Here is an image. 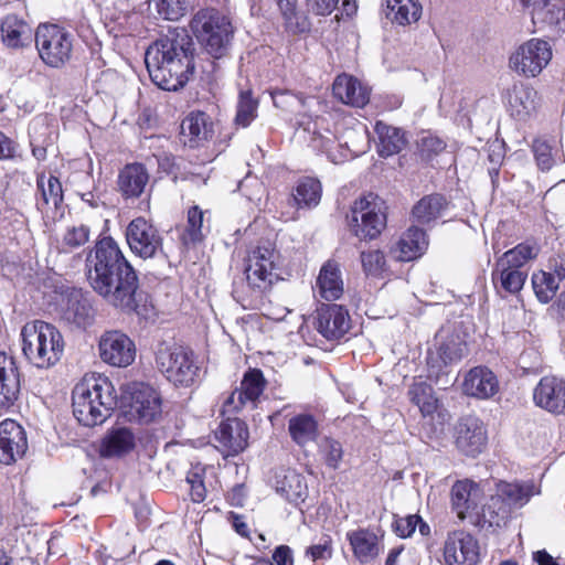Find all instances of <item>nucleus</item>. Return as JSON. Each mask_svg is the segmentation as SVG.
Masks as SVG:
<instances>
[{"label": "nucleus", "mask_w": 565, "mask_h": 565, "mask_svg": "<svg viewBox=\"0 0 565 565\" xmlns=\"http://www.w3.org/2000/svg\"><path fill=\"white\" fill-rule=\"evenodd\" d=\"M87 281L108 305L125 312L138 310L136 270L111 237L99 239L86 258Z\"/></svg>", "instance_id": "1"}, {"label": "nucleus", "mask_w": 565, "mask_h": 565, "mask_svg": "<svg viewBox=\"0 0 565 565\" xmlns=\"http://www.w3.org/2000/svg\"><path fill=\"white\" fill-rule=\"evenodd\" d=\"M193 42L185 33L158 39L145 53L151 81L161 89L178 90L194 74Z\"/></svg>", "instance_id": "2"}, {"label": "nucleus", "mask_w": 565, "mask_h": 565, "mask_svg": "<svg viewBox=\"0 0 565 565\" xmlns=\"http://www.w3.org/2000/svg\"><path fill=\"white\" fill-rule=\"evenodd\" d=\"M73 414L84 426L103 424L117 406L113 383L100 374H87L78 382L72 394Z\"/></svg>", "instance_id": "3"}, {"label": "nucleus", "mask_w": 565, "mask_h": 565, "mask_svg": "<svg viewBox=\"0 0 565 565\" xmlns=\"http://www.w3.org/2000/svg\"><path fill=\"white\" fill-rule=\"evenodd\" d=\"M22 351L26 360L38 369H50L62 358L64 339L51 323L34 320L21 330Z\"/></svg>", "instance_id": "4"}, {"label": "nucleus", "mask_w": 565, "mask_h": 565, "mask_svg": "<svg viewBox=\"0 0 565 565\" xmlns=\"http://www.w3.org/2000/svg\"><path fill=\"white\" fill-rule=\"evenodd\" d=\"M191 29L214 58L226 54L234 35L228 17L214 8L198 11L191 20Z\"/></svg>", "instance_id": "5"}, {"label": "nucleus", "mask_w": 565, "mask_h": 565, "mask_svg": "<svg viewBox=\"0 0 565 565\" xmlns=\"http://www.w3.org/2000/svg\"><path fill=\"white\" fill-rule=\"evenodd\" d=\"M156 364L163 376L174 386H191L200 371L193 352L175 343L162 342L158 345Z\"/></svg>", "instance_id": "6"}, {"label": "nucleus", "mask_w": 565, "mask_h": 565, "mask_svg": "<svg viewBox=\"0 0 565 565\" xmlns=\"http://www.w3.org/2000/svg\"><path fill=\"white\" fill-rule=\"evenodd\" d=\"M386 203L377 194L367 193L355 200L347 216L349 226L360 239H374L386 227Z\"/></svg>", "instance_id": "7"}, {"label": "nucleus", "mask_w": 565, "mask_h": 565, "mask_svg": "<svg viewBox=\"0 0 565 565\" xmlns=\"http://www.w3.org/2000/svg\"><path fill=\"white\" fill-rule=\"evenodd\" d=\"M35 46L46 65L60 67L71 57L72 36L57 24H40L35 32Z\"/></svg>", "instance_id": "8"}, {"label": "nucleus", "mask_w": 565, "mask_h": 565, "mask_svg": "<svg viewBox=\"0 0 565 565\" xmlns=\"http://www.w3.org/2000/svg\"><path fill=\"white\" fill-rule=\"evenodd\" d=\"M278 259V253L270 246H258L249 253L245 275L247 285L254 292L263 294L269 290L279 279Z\"/></svg>", "instance_id": "9"}, {"label": "nucleus", "mask_w": 565, "mask_h": 565, "mask_svg": "<svg viewBox=\"0 0 565 565\" xmlns=\"http://www.w3.org/2000/svg\"><path fill=\"white\" fill-rule=\"evenodd\" d=\"M552 47L547 41L531 39L519 46L510 57V66L526 77H535L552 60Z\"/></svg>", "instance_id": "10"}, {"label": "nucleus", "mask_w": 565, "mask_h": 565, "mask_svg": "<svg viewBox=\"0 0 565 565\" xmlns=\"http://www.w3.org/2000/svg\"><path fill=\"white\" fill-rule=\"evenodd\" d=\"M130 250L142 259L153 258L163 252V238L159 230L145 217L134 218L126 228Z\"/></svg>", "instance_id": "11"}, {"label": "nucleus", "mask_w": 565, "mask_h": 565, "mask_svg": "<svg viewBox=\"0 0 565 565\" xmlns=\"http://www.w3.org/2000/svg\"><path fill=\"white\" fill-rule=\"evenodd\" d=\"M480 547L477 539L463 530L449 532L444 542L445 565H477Z\"/></svg>", "instance_id": "12"}, {"label": "nucleus", "mask_w": 565, "mask_h": 565, "mask_svg": "<svg viewBox=\"0 0 565 565\" xmlns=\"http://www.w3.org/2000/svg\"><path fill=\"white\" fill-rule=\"evenodd\" d=\"M98 347L100 359L109 365L126 367L135 361V343L121 331H106L100 337Z\"/></svg>", "instance_id": "13"}, {"label": "nucleus", "mask_w": 565, "mask_h": 565, "mask_svg": "<svg viewBox=\"0 0 565 565\" xmlns=\"http://www.w3.org/2000/svg\"><path fill=\"white\" fill-rule=\"evenodd\" d=\"M488 440L481 419L473 415L460 418L455 426V444L460 452L476 457L483 451Z\"/></svg>", "instance_id": "14"}, {"label": "nucleus", "mask_w": 565, "mask_h": 565, "mask_svg": "<svg viewBox=\"0 0 565 565\" xmlns=\"http://www.w3.org/2000/svg\"><path fill=\"white\" fill-rule=\"evenodd\" d=\"M128 413L141 424L157 420L162 413L160 394L148 384H135Z\"/></svg>", "instance_id": "15"}, {"label": "nucleus", "mask_w": 565, "mask_h": 565, "mask_svg": "<svg viewBox=\"0 0 565 565\" xmlns=\"http://www.w3.org/2000/svg\"><path fill=\"white\" fill-rule=\"evenodd\" d=\"M533 401L553 415H565V381L556 376L542 377L533 391Z\"/></svg>", "instance_id": "16"}, {"label": "nucleus", "mask_w": 565, "mask_h": 565, "mask_svg": "<svg viewBox=\"0 0 565 565\" xmlns=\"http://www.w3.org/2000/svg\"><path fill=\"white\" fill-rule=\"evenodd\" d=\"M28 449L26 434L15 420L6 419L0 424V462L12 465L21 459Z\"/></svg>", "instance_id": "17"}, {"label": "nucleus", "mask_w": 565, "mask_h": 565, "mask_svg": "<svg viewBox=\"0 0 565 565\" xmlns=\"http://www.w3.org/2000/svg\"><path fill=\"white\" fill-rule=\"evenodd\" d=\"M483 498L480 486L469 479L456 481L450 490L451 508L460 520H472Z\"/></svg>", "instance_id": "18"}, {"label": "nucleus", "mask_w": 565, "mask_h": 565, "mask_svg": "<svg viewBox=\"0 0 565 565\" xmlns=\"http://www.w3.org/2000/svg\"><path fill=\"white\" fill-rule=\"evenodd\" d=\"M217 448L224 456H235L247 446L248 428L246 424L236 418L227 417L214 433Z\"/></svg>", "instance_id": "19"}, {"label": "nucleus", "mask_w": 565, "mask_h": 565, "mask_svg": "<svg viewBox=\"0 0 565 565\" xmlns=\"http://www.w3.org/2000/svg\"><path fill=\"white\" fill-rule=\"evenodd\" d=\"M316 329L327 340H338L350 329V317L340 305H321L317 310Z\"/></svg>", "instance_id": "20"}, {"label": "nucleus", "mask_w": 565, "mask_h": 565, "mask_svg": "<svg viewBox=\"0 0 565 565\" xmlns=\"http://www.w3.org/2000/svg\"><path fill=\"white\" fill-rule=\"evenodd\" d=\"M36 186L40 194L36 199V209L46 217H62L64 195L61 181L54 175H40Z\"/></svg>", "instance_id": "21"}, {"label": "nucleus", "mask_w": 565, "mask_h": 565, "mask_svg": "<svg viewBox=\"0 0 565 565\" xmlns=\"http://www.w3.org/2000/svg\"><path fill=\"white\" fill-rule=\"evenodd\" d=\"M508 107L512 117L518 120H526L540 107L539 93L529 85L514 84L508 92Z\"/></svg>", "instance_id": "22"}, {"label": "nucleus", "mask_w": 565, "mask_h": 565, "mask_svg": "<svg viewBox=\"0 0 565 565\" xmlns=\"http://www.w3.org/2000/svg\"><path fill=\"white\" fill-rule=\"evenodd\" d=\"M462 391L468 396L486 399L499 391V382L491 370L486 366H477L465 375Z\"/></svg>", "instance_id": "23"}, {"label": "nucleus", "mask_w": 565, "mask_h": 565, "mask_svg": "<svg viewBox=\"0 0 565 565\" xmlns=\"http://www.w3.org/2000/svg\"><path fill=\"white\" fill-rule=\"evenodd\" d=\"M466 352L467 345L458 337L443 339L441 335H437L435 350L428 351L427 364L440 371L444 366L461 360Z\"/></svg>", "instance_id": "24"}, {"label": "nucleus", "mask_w": 565, "mask_h": 565, "mask_svg": "<svg viewBox=\"0 0 565 565\" xmlns=\"http://www.w3.org/2000/svg\"><path fill=\"white\" fill-rule=\"evenodd\" d=\"M20 392V373L15 359L0 351V407H9Z\"/></svg>", "instance_id": "25"}, {"label": "nucleus", "mask_w": 565, "mask_h": 565, "mask_svg": "<svg viewBox=\"0 0 565 565\" xmlns=\"http://www.w3.org/2000/svg\"><path fill=\"white\" fill-rule=\"evenodd\" d=\"M512 513L508 505L495 494L491 495L481 509L478 508L471 523L482 530H495L505 526Z\"/></svg>", "instance_id": "26"}, {"label": "nucleus", "mask_w": 565, "mask_h": 565, "mask_svg": "<svg viewBox=\"0 0 565 565\" xmlns=\"http://www.w3.org/2000/svg\"><path fill=\"white\" fill-rule=\"evenodd\" d=\"M181 132L188 139L184 143L191 148L201 146L214 136V124L211 117L203 113H191L181 124Z\"/></svg>", "instance_id": "27"}, {"label": "nucleus", "mask_w": 565, "mask_h": 565, "mask_svg": "<svg viewBox=\"0 0 565 565\" xmlns=\"http://www.w3.org/2000/svg\"><path fill=\"white\" fill-rule=\"evenodd\" d=\"M332 92L340 102L354 107H363L370 98L367 87L363 86L358 78L348 74L337 76Z\"/></svg>", "instance_id": "28"}, {"label": "nucleus", "mask_w": 565, "mask_h": 565, "mask_svg": "<svg viewBox=\"0 0 565 565\" xmlns=\"http://www.w3.org/2000/svg\"><path fill=\"white\" fill-rule=\"evenodd\" d=\"M136 446V438L127 427H113L102 439L100 456L104 458H120L129 454Z\"/></svg>", "instance_id": "29"}, {"label": "nucleus", "mask_w": 565, "mask_h": 565, "mask_svg": "<svg viewBox=\"0 0 565 565\" xmlns=\"http://www.w3.org/2000/svg\"><path fill=\"white\" fill-rule=\"evenodd\" d=\"M149 172L141 163H129L118 175V188L126 199H137L145 192Z\"/></svg>", "instance_id": "30"}, {"label": "nucleus", "mask_w": 565, "mask_h": 565, "mask_svg": "<svg viewBox=\"0 0 565 565\" xmlns=\"http://www.w3.org/2000/svg\"><path fill=\"white\" fill-rule=\"evenodd\" d=\"M428 246L426 233L418 227H409L396 244L393 250L399 262H411L420 257Z\"/></svg>", "instance_id": "31"}, {"label": "nucleus", "mask_w": 565, "mask_h": 565, "mask_svg": "<svg viewBox=\"0 0 565 565\" xmlns=\"http://www.w3.org/2000/svg\"><path fill=\"white\" fill-rule=\"evenodd\" d=\"M94 318V309L88 297L81 290H72L66 297L63 319L76 327H86Z\"/></svg>", "instance_id": "32"}, {"label": "nucleus", "mask_w": 565, "mask_h": 565, "mask_svg": "<svg viewBox=\"0 0 565 565\" xmlns=\"http://www.w3.org/2000/svg\"><path fill=\"white\" fill-rule=\"evenodd\" d=\"M354 556L362 564L370 563L381 551L380 541L375 533L360 529L347 534Z\"/></svg>", "instance_id": "33"}, {"label": "nucleus", "mask_w": 565, "mask_h": 565, "mask_svg": "<svg viewBox=\"0 0 565 565\" xmlns=\"http://www.w3.org/2000/svg\"><path fill=\"white\" fill-rule=\"evenodd\" d=\"M265 386L266 381L262 371L253 369L244 374L239 387L235 388V395H238V402L243 409L256 407V403L263 394Z\"/></svg>", "instance_id": "34"}, {"label": "nucleus", "mask_w": 565, "mask_h": 565, "mask_svg": "<svg viewBox=\"0 0 565 565\" xmlns=\"http://www.w3.org/2000/svg\"><path fill=\"white\" fill-rule=\"evenodd\" d=\"M374 130L379 138V154L391 157L399 153L407 145V139L402 129L390 126L383 121L375 124Z\"/></svg>", "instance_id": "35"}, {"label": "nucleus", "mask_w": 565, "mask_h": 565, "mask_svg": "<svg viewBox=\"0 0 565 565\" xmlns=\"http://www.w3.org/2000/svg\"><path fill=\"white\" fill-rule=\"evenodd\" d=\"M288 433L291 440L303 448L317 440L319 436L318 422L310 414H298L288 420Z\"/></svg>", "instance_id": "36"}, {"label": "nucleus", "mask_w": 565, "mask_h": 565, "mask_svg": "<svg viewBox=\"0 0 565 565\" xmlns=\"http://www.w3.org/2000/svg\"><path fill=\"white\" fill-rule=\"evenodd\" d=\"M275 490L287 501L297 503L299 500H303L307 486L300 473L288 469L276 473Z\"/></svg>", "instance_id": "37"}, {"label": "nucleus", "mask_w": 565, "mask_h": 565, "mask_svg": "<svg viewBox=\"0 0 565 565\" xmlns=\"http://www.w3.org/2000/svg\"><path fill=\"white\" fill-rule=\"evenodd\" d=\"M317 286L326 300H337L343 294V281L337 263L327 262L318 276Z\"/></svg>", "instance_id": "38"}, {"label": "nucleus", "mask_w": 565, "mask_h": 565, "mask_svg": "<svg viewBox=\"0 0 565 565\" xmlns=\"http://www.w3.org/2000/svg\"><path fill=\"white\" fill-rule=\"evenodd\" d=\"M2 42L10 49H20L31 41V28L14 14L7 15L1 24Z\"/></svg>", "instance_id": "39"}, {"label": "nucleus", "mask_w": 565, "mask_h": 565, "mask_svg": "<svg viewBox=\"0 0 565 565\" xmlns=\"http://www.w3.org/2000/svg\"><path fill=\"white\" fill-rule=\"evenodd\" d=\"M533 484L531 483H509L501 482L497 487L495 495L508 505L511 513L514 510L526 504L533 495Z\"/></svg>", "instance_id": "40"}, {"label": "nucleus", "mask_w": 565, "mask_h": 565, "mask_svg": "<svg viewBox=\"0 0 565 565\" xmlns=\"http://www.w3.org/2000/svg\"><path fill=\"white\" fill-rule=\"evenodd\" d=\"M527 278V269H513L495 262L492 270V280L497 288H501L510 294L519 292Z\"/></svg>", "instance_id": "41"}, {"label": "nucleus", "mask_w": 565, "mask_h": 565, "mask_svg": "<svg viewBox=\"0 0 565 565\" xmlns=\"http://www.w3.org/2000/svg\"><path fill=\"white\" fill-rule=\"evenodd\" d=\"M447 201L440 194H430L420 199L413 207L412 214L419 224H428L440 217L447 209Z\"/></svg>", "instance_id": "42"}, {"label": "nucleus", "mask_w": 565, "mask_h": 565, "mask_svg": "<svg viewBox=\"0 0 565 565\" xmlns=\"http://www.w3.org/2000/svg\"><path fill=\"white\" fill-rule=\"evenodd\" d=\"M539 252L536 243L524 242L503 253L497 262L513 269H526V265L537 257Z\"/></svg>", "instance_id": "43"}, {"label": "nucleus", "mask_w": 565, "mask_h": 565, "mask_svg": "<svg viewBox=\"0 0 565 565\" xmlns=\"http://www.w3.org/2000/svg\"><path fill=\"white\" fill-rule=\"evenodd\" d=\"M385 17L399 25L416 22L422 17L420 2H386Z\"/></svg>", "instance_id": "44"}, {"label": "nucleus", "mask_w": 565, "mask_h": 565, "mask_svg": "<svg viewBox=\"0 0 565 565\" xmlns=\"http://www.w3.org/2000/svg\"><path fill=\"white\" fill-rule=\"evenodd\" d=\"M408 395L411 401L418 406L424 417L433 416L438 408V399L434 396V390L425 382L414 383L408 391Z\"/></svg>", "instance_id": "45"}, {"label": "nucleus", "mask_w": 565, "mask_h": 565, "mask_svg": "<svg viewBox=\"0 0 565 565\" xmlns=\"http://www.w3.org/2000/svg\"><path fill=\"white\" fill-rule=\"evenodd\" d=\"M532 286L536 298L542 303H547L556 295L559 282L552 273L540 270L533 274Z\"/></svg>", "instance_id": "46"}, {"label": "nucleus", "mask_w": 565, "mask_h": 565, "mask_svg": "<svg viewBox=\"0 0 565 565\" xmlns=\"http://www.w3.org/2000/svg\"><path fill=\"white\" fill-rule=\"evenodd\" d=\"M286 20V25L295 33L310 30L311 23L305 10L298 8V2H278Z\"/></svg>", "instance_id": "47"}, {"label": "nucleus", "mask_w": 565, "mask_h": 565, "mask_svg": "<svg viewBox=\"0 0 565 565\" xmlns=\"http://www.w3.org/2000/svg\"><path fill=\"white\" fill-rule=\"evenodd\" d=\"M203 220L204 213L199 206H192L189 210L186 226L180 236L184 246L194 245L203 239Z\"/></svg>", "instance_id": "48"}, {"label": "nucleus", "mask_w": 565, "mask_h": 565, "mask_svg": "<svg viewBox=\"0 0 565 565\" xmlns=\"http://www.w3.org/2000/svg\"><path fill=\"white\" fill-rule=\"evenodd\" d=\"M320 195V182L313 178H305L298 183L296 193L292 195L291 201L300 206H315L319 203Z\"/></svg>", "instance_id": "49"}, {"label": "nucleus", "mask_w": 565, "mask_h": 565, "mask_svg": "<svg viewBox=\"0 0 565 565\" xmlns=\"http://www.w3.org/2000/svg\"><path fill=\"white\" fill-rule=\"evenodd\" d=\"M319 454L329 468L337 470L343 458V448L340 441L326 437L319 445Z\"/></svg>", "instance_id": "50"}, {"label": "nucleus", "mask_w": 565, "mask_h": 565, "mask_svg": "<svg viewBox=\"0 0 565 565\" xmlns=\"http://www.w3.org/2000/svg\"><path fill=\"white\" fill-rule=\"evenodd\" d=\"M257 102L252 97L250 92H242L237 104L235 122L247 127L256 117Z\"/></svg>", "instance_id": "51"}, {"label": "nucleus", "mask_w": 565, "mask_h": 565, "mask_svg": "<svg viewBox=\"0 0 565 565\" xmlns=\"http://www.w3.org/2000/svg\"><path fill=\"white\" fill-rule=\"evenodd\" d=\"M361 263L367 276L380 277L386 270L384 254L379 249L362 252Z\"/></svg>", "instance_id": "52"}, {"label": "nucleus", "mask_w": 565, "mask_h": 565, "mask_svg": "<svg viewBox=\"0 0 565 565\" xmlns=\"http://www.w3.org/2000/svg\"><path fill=\"white\" fill-rule=\"evenodd\" d=\"M536 6L532 10V20L534 23L546 24L557 23L561 19L562 10L554 2H534Z\"/></svg>", "instance_id": "53"}, {"label": "nucleus", "mask_w": 565, "mask_h": 565, "mask_svg": "<svg viewBox=\"0 0 565 565\" xmlns=\"http://www.w3.org/2000/svg\"><path fill=\"white\" fill-rule=\"evenodd\" d=\"M533 152L541 170L547 171L554 166L555 158L553 146L546 140L535 139L533 142Z\"/></svg>", "instance_id": "54"}, {"label": "nucleus", "mask_w": 565, "mask_h": 565, "mask_svg": "<svg viewBox=\"0 0 565 565\" xmlns=\"http://www.w3.org/2000/svg\"><path fill=\"white\" fill-rule=\"evenodd\" d=\"M154 10L162 20L178 21L185 14L188 8L183 2H154Z\"/></svg>", "instance_id": "55"}, {"label": "nucleus", "mask_w": 565, "mask_h": 565, "mask_svg": "<svg viewBox=\"0 0 565 565\" xmlns=\"http://www.w3.org/2000/svg\"><path fill=\"white\" fill-rule=\"evenodd\" d=\"M89 228L88 226L81 224L78 226H72L67 228L63 237V244L68 248H77L88 242Z\"/></svg>", "instance_id": "56"}, {"label": "nucleus", "mask_w": 565, "mask_h": 565, "mask_svg": "<svg viewBox=\"0 0 565 565\" xmlns=\"http://www.w3.org/2000/svg\"><path fill=\"white\" fill-rule=\"evenodd\" d=\"M420 516L417 514H408L406 516L396 518L393 527L395 533L401 537H409L416 530Z\"/></svg>", "instance_id": "57"}, {"label": "nucleus", "mask_w": 565, "mask_h": 565, "mask_svg": "<svg viewBox=\"0 0 565 565\" xmlns=\"http://www.w3.org/2000/svg\"><path fill=\"white\" fill-rule=\"evenodd\" d=\"M186 481L191 487V498L194 502H202L206 497V489L203 481V475L193 470L188 473Z\"/></svg>", "instance_id": "58"}, {"label": "nucleus", "mask_w": 565, "mask_h": 565, "mask_svg": "<svg viewBox=\"0 0 565 565\" xmlns=\"http://www.w3.org/2000/svg\"><path fill=\"white\" fill-rule=\"evenodd\" d=\"M419 147L422 154L426 158H430L431 156L441 152L445 149L446 143L440 138L429 135L420 139Z\"/></svg>", "instance_id": "59"}, {"label": "nucleus", "mask_w": 565, "mask_h": 565, "mask_svg": "<svg viewBox=\"0 0 565 565\" xmlns=\"http://www.w3.org/2000/svg\"><path fill=\"white\" fill-rule=\"evenodd\" d=\"M243 411V407L241 406L238 402V395H235V390L231 392L222 404L221 415L225 416L228 415H235Z\"/></svg>", "instance_id": "60"}, {"label": "nucleus", "mask_w": 565, "mask_h": 565, "mask_svg": "<svg viewBox=\"0 0 565 565\" xmlns=\"http://www.w3.org/2000/svg\"><path fill=\"white\" fill-rule=\"evenodd\" d=\"M273 559L277 565H294L292 551L287 545L276 547Z\"/></svg>", "instance_id": "61"}, {"label": "nucleus", "mask_w": 565, "mask_h": 565, "mask_svg": "<svg viewBox=\"0 0 565 565\" xmlns=\"http://www.w3.org/2000/svg\"><path fill=\"white\" fill-rule=\"evenodd\" d=\"M307 554H309L313 561L330 557L331 556L330 540H324L323 543H319V544L310 546L307 550Z\"/></svg>", "instance_id": "62"}, {"label": "nucleus", "mask_w": 565, "mask_h": 565, "mask_svg": "<svg viewBox=\"0 0 565 565\" xmlns=\"http://www.w3.org/2000/svg\"><path fill=\"white\" fill-rule=\"evenodd\" d=\"M14 151L15 147L13 140L0 131V160L13 157Z\"/></svg>", "instance_id": "63"}, {"label": "nucleus", "mask_w": 565, "mask_h": 565, "mask_svg": "<svg viewBox=\"0 0 565 565\" xmlns=\"http://www.w3.org/2000/svg\"><path fill=\"white\" fill-rule=\"evenodd\" d=\"M534 561L539 565H558L557 562L544 550L534 553Z\"/></svg>", "instance_id": "64"}]
</instances>
